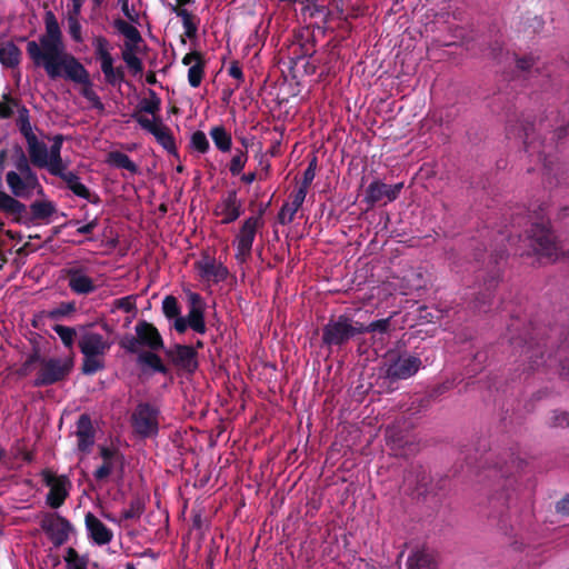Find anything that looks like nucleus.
<instances>
[{
  "mask_svg": "<svg viewBox=\"0 0 569 569\" xmlns=\"http://www.w3.org/2000/svg\"><path fill=\"white\" fill-rule=\"evenodd\" d=\"M78 447L86 451L93 445V430L87 416H81L77 428Z\"/></svg>",
  "mask_w": 569,
  "mask_h": 569,
  "instance_id": "22",
  "label": "nucleus"
},
{
  "mask_svg": "<svg viewBox=\"0 0 569 569\" xmlns=\"http://www.w3.org/2000/svg\"><path fill=\"white\" fill-rule=\"evenodd\" d=\"M187 297H188V301L190 303V308L202 307V301L198 293L189 291L187 293Z\"/></svg>",
  "mask_w": 569,
  "mask_h": 569,
  "instance_id": "54",
  "label": "nucleus"
},
{
  "mask_svg": "<svg viewBox=\"0 0 569 569\" xmlns=\"http://www.w3.org/2000/svg\"><path fill=\"white\" fill-rule=\"evenodd\" d=\"M214 213L222 217L223 223H230L240 216V202L238 201L236 192H229L216 206Z\"/></svg>",
  "mask_w": 569,
  "mask_h": 569,
  "instance_id": "19",
  "label": "nucleus"
},
{
  "mask_svg": "<svg viewBox=\"0 0 569 569\" xmlns=\"http://www.w3.org/2000/svg\"><path fill=\"white\" fill-rule=\"evenodd\" d=\"M162 310L168 318L178 317L180 313V309L177 299L172 296L166 297L162 301Z\"/></svg>",
  "mask_w": 569,
  "mask_h": 569,
  "instance_id": "41",
  "label": "nucleus"
},
{
  "mask_svg": "<svg viewBox=\"0 0 569 569\" xmlns=\"http://www.w3.org/2000/svg\"><path fill=\"white\" fill-rule=\"evenodd\" d=\"M96 226H97V221H96V220H93V221H91V222H89V223H86V224H83V226H80V227L78 228V232H79V233H83V234H84V233H90V232L96 228Z\"/></svg>",
  "mask_w": 569,
  "mask_h": 569,
  "instance_id": "56",
  "label": "nucleus"
},
{
  "mask_svg": "<svg viewBox=\"0 0 569 569\" xmlns=\"http://www.w3.org/2000/svg\"><path fill=\"white\" fill-rule=\"evenodd\" d=\"M388 326H389V320L382 319V320L371 322L367 328H363V330H368V331H372V332L385 331V330H387Z\"/></svg>",
  "mask_w": 569,
  "mask_h": 569,
  "instance_id": "51",
  "label": "nucleus"
},
{
  "mask_svg": "<svg viewBox=\"0 0 569 569\" xmlns=\"http://www.w3.org/2000/svg\"><path fill=\"white\" fill-rule=\"evenodd\" d=\"M159 110V101L157 99H151L142 102L141 111L143 114L156 116Z\"/></svg>",
  "mask_w": 569,
  "mask_h": 569,
  "instance_id": "48",
  "label": "nucleus"
},
{
  "mask_svg": "<svg viewBox=\"0 0 569 569\" xmlns=\"http://www.w3.org/2000/svg\"><path fill=\"white\" fill-rule=\"evenodd\" d=\"M313 178H315V160L310 163L308 169L305 171V180H303L302 186H306V189H308V186L311 183Z\"/></svg>",
  "mask_w": 569,
  "mask_h": 569,
  "instance_id": "52",
  "label": "nucleus"
},
{
  "mask_svg": "<svg viewBox=\"0 0 569 569\" xmlns=\"http://www.w3.org/2000/svg\"><path fill=\"white\" fill-rule=\"evenodd\" d=\"M200 277L208 282H220L228 276V269L211 257H203L197 262Z\"/></svg>",
  "mask_w": 569,
  "mask_h": 569,
  "instance_id": "15",
  "label": "nucleus"
},
{
  "mask_svg": "<svg viewBox=\"0 0 569 569\" xmlns=\"http://www.w3.org/2000/svg\"><path fill=\"white\" fill-rule=\"evenodd\" d=\"M167 356L181 369L193 371L197 368L196 351L191 347L176 345L167 350Z\"/></svg>",
  "mask_w": 569,
  "mask_h": 569,
  "instance_id": "16",
  "label": "nucleus"
},
{
  "mask_svg": "<svg viewBox=\"0 0 569 569\" xmlns=\"http://www.w3.org/2000/svg\"><path fill=\"white\" fill-rule=\"evenodd\" d=\"M247 160H248V156H247V153H246V152H243V151H239V152H237V153L232 157V159H231V162H230V172H231L233 176L239 174V173L243 170V168H244V166H246V163H247Z\"/></svg>",
  "mask_w": 569,
  "mask_h": 569,
  "instance_id": "40",
  "label": "nucleus"
},
{
  "mask_svg": "<svg viewBox=\"0 0 569 569\" xmlns=\"http://www.w3.org/2000/svg\"><path fill=\"white\" fill-rule=\"evenodd\" d=\"M72 359L68 357L48 358L39 362L37 383L50 385L66 377L72 368Z\"/></svg>",
  "mask_w": 569,
  "mask_h": 569,
  "instance_id": "4",
  "label": "nucleus"
},
{
  "mask_svg": "<svg viewBox=\"0 0 569 569\" xmlns=\"http://www.w3.org/2000/svg\"><path fill=\"white\" fill-rule=\"evenodd\" d=\"M137 47H128L122 49V59L133 74H139L143 70L141 60L136 53Z\"/></svg>",
  "mask_w": 569,
  "mask_h": 569,
  "instance_id": "28",
  "label": "nucleus"
},
{
  "mask_svg": "<svg viewBox=\"0 0 569 569\" xmlns=\"http://www.w3.org/2000/svg\"><path fill=\"white\" fill-rule=\"evenodd\" d=\"M101 455H102V457L104 459V462L94 472V477L98 480H102V479L107 478L110 475L111 470H112V466H111V462H110L111 451L108 450V449H102L101 450Z\"/></svg>",
  "mask_w": 569,
  "mask_h": 569,
  "instance_id": "39",
  "label": "nucleus"
},
{
  "mask_svg": "<svg viewBox=\"0 0 569 569\" xmlns=\"http://www.w3.org/2000/svg\"><path fill=\"white\" fill-rule=\"evenodd\" d=\"M176 320H174V329L178 331V332H184L186 329L189 327V322L187 320V318L184 317H174Z\"/></svg>",
  "mask_w": 569,
  "mask_h": 569,
  "instance_id": "53",
  "label": "nucleus"
},
{
  "mask_svg": "<svg viewBox=\"0 0 569 569\" xmlns=\"http://www.w3.org/2000/svg\"><path fill=\"white\" fill-rule=\"evenodd\" d=\"M132 426L142 437H151L158 432L159 412L147 403L139 405L132 413Z\"/></svg>",
  "mask_w": 569,
  "mask_h": 569,
  "instance_id": "6",
  "label": "nucleus"
},
{
  "mask_svg": "<svg viewBox=\"0 0 569 569\" xmlns=\"http://www.w3.org/2000/svg\"><path fill=\"white\" fill-rule=\"evenodd\" d=\"M24 206L16 198L11 197L4 191L0 190V210L7 213L18 214L21 213Z\"/></svg>",
  "mask_w": 569,
  "mask_h": 569,
  "instance_id": "27",
  "label": "nucleus"
},
{
  "mask_svg": "<svg viewBox=\"0 0 569 569\" xmlns=\"http://www.w3.org/2000/svg\"><path fill=\"white\" fill-rule=\"evenodd\" d=\"M421 360L412 355L403 353L399 356H390L385 363V372L387 378L408 379L413 376L420 368Z\"/></svg>",
  "mask_w": 569,
  "mask_h": 569,
  "instance_id": "5",
  "label": "nucleus"
},
{
  "mask_svg": "<svg viewBox=\"0 0 569 569\" xmlns=\"http://www.w3.org/2000/svg\"><path fill=\"white\" fill-rule=\"evenodd\" d=\"M242 181L246 183H252L256 180V173L251 172L242 176Z\"/></svg>",
  "mask_w": 569,
  "mask_h": 569,
  "instance_id": "59",
  "label": "nucleus"
},
{
  "mask_svg": "<svg viewBox=\"0 0 569 569\" xmlns=\"http://www.w3.org/2000/svg\"><path fill=\"white\" fill-rule=\"evenodd\" d=\"M62 137L52 138V144L48 147L37 138H31L28 144V152L31 162L39 168L47 169L51 174H62L67 164L61 158Z\"/></svg>",
  "mask_w": 569,
  "mask_h": 569,
  "instance_id": "2",
  "label": "nucleus"
},
{
  "mask_svg": "<svg viewBox=\"0 0 569 569\" xmlns=\"http://www.w3.org/2000/svg\"><path fill=\"white\" fill-rule=\"evenodd\" d=\"M110 346L111 342L104 336L88 329H83L79 338V347L83 355L103 356Z\"/></svg>",
  "mask_w": 569,
  "mask_h": 569,
  "instance_id": "14",
  "label": "nucleus"
},
{
  "mask_svg": "<svg viewBox=\"0 0 569 569\" xmlns=\"http://www.w3.org/2000/svg\"><path fill=\"white\" fill-rule=\"evenodd\" d=\"M18 126L21 131V133L24 136L27 143L31 140V138H37L36 134L32 131V127L29 121V114L28 110L26 108L19 109L18 114Z\"/></svg>",
  "mask_w": 569,
  "mask_h": 569,
  "instance_id": "32",
  "label": "nucleus"
},
{
  "mask_svg": "<svg viewBox=\"0 0 569 569\" xmlns=\"http://www.w3.org/2000/svg\"><path fill=\"white\" fill-rule=\"evenodd\" d=\"M44 483L49 487L47 501L52 508L60 507L68 496L70 482L64 476H56L52 472L44 470L42 473Z\"/></svg>",
  "mask_w": 569,
  "mask_h": 569,
  "instance_id": "9",
  "label": "nucleus"
},
{
  "mask_svg": "<svg viewBox=\"0 0 569 569\" xmlns=\"http://www.w3.org/2000/svg\"><path fill=\"white\" fill-rule=\"evenodd\" d=\"M230 74H231L232 77H234V78H240V77H241V71H240V69H239V68H237V67H232V68L230 69Z\"/></svg>",
  "mask_w": 569,
  "mask_h": 569,
  "instance_id": "61",
  "label": "nucleus"
},
{
  "mask_svg": "<svg viewBox=\"0 0 569 569\" xmlns=\"http://www.w3.org/2000/svg\"><path fill=\"white\" fill-rule=\"evenodd\" d=\"M138 342L152 351L163 347L162 338L154 326L148 322H138L136 326Z\"/></svg>",
  "mask_w": 569,
  "mask_h": 569,
  "instance_id": "18",
  "label": "nucleus"
},
{
  "mask_svg": "<svg viewBox=\"0 0 569 569\" xmlns=\"http://www.w3.org/2000/svg\"><path fill=\"white\" fill-rule=\"evenodd\" d=\"M83 357H84V360H83L82 370L84 373L92 375V373L97 372L98 370L102 369V367H103L102 356L83 355Z\"/></svg>",
  "mask_w": 569,
  "mask_h": 569,
  "instance_id": "35",
  "label": "nucleus"
},
{
  "mask_svg": "<svg viewBox=\"0 0 569 569\" xmlns=\"http://www.w3.org/2000/svg\"><path fill=\"white\" fill-rule=\"evenodd\" d=\"M518 66L519 68L523 69V70H528L530 69L531 67V59H521L518 61Z\"/></svg>",
  "mask_w": 569,
  "mask_h": 569,
  "instance_id": "58",
  "label": "nucleus"
},
{
  "mask_svg": "<svg viewBox=\"0 0 569 569\" xmlns=\"http://www.w3.org/2000/svg\"><path fill=\"white\" fill-rule=\"evenodd\" d=\"M118 307L123 309L124 311H130L133 305L130 298H123L118 301Z\"/></svg>",
  "mask_w": 569,
  "mask_h": 569,
  "instance_id": "57",
  "label": "nucleus"
},
{
  "mask_svg": "<svg viewBox=\"0 0 569 569\" xmlns=\"http://www.w3.org/2000/svg\"><path fill=\"white\" fill-rule=\"evenodd\" d=\"M122 10L124 12V14L130 19V20H133L134 19V13L131 12L128 8V3L127 2H123L122 4Z\"/></svg>",
  "mask_w": 569,
  "mask_h": 569,
  "instance_id": "60",
  "label": "nucleus"
},
{
  "mask_svg": "<svg viewBox=\"0 0 569 569\" xmlns=\"http://www.w3.org/2000/svg\"><path fill=\"white\" fill-rule=\"evenodd\" d=\"M307 196L306 186H300L291 196L290 202L286 203L280 212L281 219L288 218L289 221L292 220L296 212L302 206Z\"/></svg>",
  "mask_w": 569,
  "mask_h": 569,
  "instance_id": "23",
  "label": "nucleus"
},
{
  "mask_svg": "<svg viewBox=\"0 0 569 569\" xmlns=\"http://www.w3.org/2000/svg\"><path fill=\"white\" fill-rule=\"evenodd\" d=\"M110 162L119 168L127 169L130 172L137 171V166L122 152H112L110 154Z\"/></svg>",
  "mask_w": 569,
  "mask_h": 569,
  "instance_id": "38",
  "label": "nucleus"
},
{
  "mask_svg": "<svg viewBox=\"0 0 569 569\" xmlns=\"http://www.w3.org/2000/svg\"><path fill=\"white\" fill-rule=\"evenodd\" d=\"M556 509L559 513L567 515L569 513V496L561 499L557 506Z\"/></svg>",
  "mask_w": 569,
  "mask_h": 569,
  "instance_id": "55",
  "label": "nucleus"
},
{
  "mask_svg": "<svg viewBox=\"0 0 569 569\" xmlns=\"http://www.w3.org/2000/svg\"><path fill=\"white\" fill-rule=\"evenodd\" d=\"M53 330L59 336V338L61 339L62 343L67 348H72L73 347L74 338H76V330L73 328L61 326V325H57V326L53 327Z\"/></svg>",
  "mask_w": 569,
  "mask_h": 569,
  "instance_id": "37",
  "label": "nucleus"
},
{
  "mask_svg": "<svg viewBox=\"0 0 569 569\" xmlns=\"http://www.w3.org/2000/svg\"><path fill=\"white\" fill-rule=\"evenodd\" d=\"M530 241L535 253L549 259L556 256L557 247L553 241V236L545 226L538 224L533 228Z\"/></svg>",
  "mask_w": 569,
  "mask_h": 569,
  "instance_id": "13",
  "label": "nucleus"
},
{
  "mask_svg": "<svg viewBox=\"0 0 569 569\" xmlns=\"http://www.w3.org/2000/svg\"><path fill=\"white\" fill-rule=\"evenodd\" d=\"M68 4V17H77L79 18V14L81 12V8L83 6L84 0H69Z\"/></svg>",
  "mask_w": 569,
  "mask_h": 569,
  "instance_id": "50",
  "label": "nucleus"
},
{
  "mask_svg": "<svg viewBox=\"0 0 569 569\" xmlns=\"http://www.w3.org/2000/svg\"><path fill=\"white\" fill-rule=\"evenodd\" d=\"M93 47L99 60L111 57L109 42L104 38L97 37L93 40Z\"/></svg>",
  "mask_w": 569,
  "mask_h": 569,
  "instance_id": "42",
  "label": "nucleus"
},
{
  "mask_svg": "<svg viewBox=\"0 0 569 569\" xmlns=\"http://www.w3.org/2000/svg\"><path fill=\"white\" fill-rule=\"evenodd\" d=\"M141 361H143L146 365L150 366L152 369H154L156 371H164V367L161 362V359L152 353V352H147L144 355H142L140 357Z\"/></svg>",
  "mask_w": 569,
  "mask_h": 569,
  "instance_id": "46",
  "label": "nucleus"
},
{
  "mask_svg": "<svg viewBox=\"0 0 569 569\" xmlns=\"http://www.w3.org/2000/svg\"><path fill=\"white\" fill-rule=\"evenodd\" d=\"M102 1H103V0H93V2H94L96 4H98V6H99V4H101V3H102Z\"/></svg>",
  "mask_w": 569,
  "mask_h": 569,
  "instance_id": "63",
  "label": "nucleus"
},
{
  "mask_svg": "<svg viewBox=\"0 0 569 569\" xmlns=\"http://www.w3.org/2000/svg\"><path fill=\"white\" fill-rule=\"evenodd\" d=\"M31 212L36 218L44 219L53 214L54 206L48 200L36 201L30 206Z\"/></svg>",
  "mask_w": 569,
  "mask_h": 569,
  "instance_id": "33",
  "label": "nucleus"
},
{
  "mask_svg": "<svg viewBox=\"0 0 569 569\" xmlns=\"http://www.w3.org/2000/svg\"><path fill=\"white\" fill-rule=\"evenodd\" d=\"M41 527L56 546L64 543L72 531L70 523L58 515H47Z\"/></svg>",
  "mask_w": 569,
  "mask_h": 569,
  "instance_id": "11",
  "label": "nucleus"
},
{
  "mask_svg": "<svg viewBox=\"0 0 569 569\" xmlns=\"http://www.w3.org/2000/svg\"><path fill=\"white\" fill-rule=\"evenodd\" d=\"M362 330V326H352L349 319L340 317L325 327L323 341L327 345H340Z\"/></svg>",
  "mask_w": 569,
  "mask_h": 569,
  "instance_id": "7",
  "label": "nucleus"
},
{
  "mask_svg": "<svg viewBox=\"0 0 569 569\" xmlns=\"http://www.w3.org/2000/svg\"><path fill=\"white\" fill-rule=\"evenodd\" d=\"M567 423H568V417H567V415L563 413L561 416V421L559 422V426H565Z\"/></svg>",
  "mask_w": 569,
  "mask_h": 569,
  "instance_id": "62",
  "label": "nucleus"
},
{
  "mask_svg": "<svg viewBox=\"0 0 569 569\" xmlns=\"http://www.w3.org/2000/svg\"><path fill=\"white\" fill-rule=\"evenodd\" d=\"M57 176L61 177L67 182L69 189H71L74 194L84 199L89 198L90 192L88 188L79 180L76 174L64 169L62 174Z\"/></svg>",
  "mask_w": 569,
  "mask_h": 569,
  "instance_id": "26",
  "label": "nucleus"
},
{
  "mask_svg": "<svg viewBox=\"0 0 569 569\" xmlns=\"http://www.w3.org/2000/svg\"><path fill=\"white\" fill-rule=\"evenodd\" d=\"M151 134L164 149L171 150L173 148V139L169 129L162 122L154 128V131Z\"/></svg>",
  "mask_w": 569,
  "mask_h": 569,
  "instance_id": "34",
  "label": "nucleus"
},
{
  "mask_svg": "<svg viewBox=\"0 0 569 569\" xmlns=\"http://www.w3.org/2000/svg\"><path fill=\"white\" fill-rule=\"evenodd\" d=\"M182 63L188 67V82L192 88H198L204 76V60L200 52L191 51L182 58Z\"/></svg>",
  "mask_w": 569,
  "mask_h": 569,
  "instance_id": "17",
  "label": "nucleus"
},
{
  "mask_svg": "<svg viewBox=\"0 0 569 569\" xmlns=\"http://www.w3.org/2000/svg\"><path fill=\"white\" fill-rule=\"evenodd\" d=\"M27 52L34 66L43 68L49 78L64 77L83 84V97L94 107H102L91 87L87 70L73 56L66 51L60 27L53 13H47L46 32L38 41L28 42Z\"/></svg>",
  "mask_w": 569,
  "mask_h": 569,
  "instance_id": "1",
  "label": "nucleus"
},
{
  "mask_svg": "<svg viewBox=\"0 0 569 569\" xmlns=\"http://www.w3.org/2000/svg\"><path fill=\"white\" fill-rule=\"evenodd\" d=\"M119 31L124 36L126 42L123 48L128 47H137L138 43L141 41V36L137 28L132 24H129L127 22H120L119 23Z\"/></svg>",
  "mask_w": 569,
  "mask_h": 569,
  "instance_id": "30",
  "label": "nucleus"
},
{
  "mask_svg": "<svg viewBox=\"0 0 569 569\" xmlns=\"http://www.w3.org/2000/svg\"><path fill=\"white\" fill-rule=\"evenodd\" d=\"M16 167L17 170H10L6 174V182L12 193L11 197L29 199L34 194H42L43 190L39 179L23 156Z\"/></svg>",
  "mask_w": 569,
  "mask_h": 569,
  "instance_id": "3",
  "label": "nucleus"
},
{
  "mask_svg": "<svg viewBox=\"0 0 569 569\" xmlns=\"http://www.w3.org/2000/svg\"><path fill=\"white\" fill-rule=\"evenodd\" d=\"M70 290L76 295H89L96 291L97 284L82 267H71L66 271Z\"/></svg>",
  "mask_w": 569,
  "mask_h": 569,
  "instance_id": "12",
  "label": "nucleus"
},
{
  "mask_svg": "<svg viewBox=\"0 0 569 569\" xmlns=\"http://www.w3.org/2000/svg\"><path fill=\"white\" fill-rule=\"evenodd\" d=\"M187 320L189 322V327L196 332H204L206 326L203 321V307L190 308Z\"/></svg>",
  "mask_w": 569,
  "mask_h": 569,
  "instance_id": "31",
  "label": "nucleus"
},
{
  "mask_svg": "<svg viewBox=\"0 0 569 569\" xmlns=\"http://www.w3.org/2000/svg\"><path fill=\"white\" fill-rule=\"evenodd\" d=\"M67 569H87L89 560L87 556L79 555L73 548H69L64 555Z\"/></svg>",
  "mask_w": 569,
  "mask_h": 569,
  "instance_id": "29",
  "label": "nucleus"
},
{
  "mask_svg": "<svg viewBox=\"0 0 569 569\" xmlns=\"http://www.w3.org/2000/svg\"><path fill=\"white\" fill-rule=\"evenodd\" d=\"M209 134L214 146L221 152L230 151L232 146V138L231 134L222 126L212 127L209 131Z\"/></svg>",
  "mask_w": 569,
  "mask_h": 569,
  "instance_id": "25",
  "label": "nucleus"
},
{
  "mask_svg": "<svg viewBox=\"0 0 569 569\" xmlns=\"http://www.w3.org/2000/svg\"><path fill=\"white\" fill-rule=\"evenodd\" d=\"M402 188V182L387 184L378 180L373 181L366 189L365 201L370 206L380 201L391 202L399 197Z\"/></svg>",
  "mask_w": 569,
  "mask_h": 569,
  "instance_id": "10",
  "label": "nucleus"
},
{
  "mask_svg": "<svg viewBox=\"0 0 569 569\" xmlns=\"http://www.w3.org/2000/svg\"><path fill=\"white\" fill-rule=\"evenodd\" d=\"M69 33L74 41H82L81 24L79 18L68 17Z\"/></svg>",
  "mask_w": 569,
  "mask_h": 569,
  "instance_id": "47",
  "label": "nucleus"
},
{
  "mask_svg": "<svg viewBox=\"0 0 569 569\" xmlns=\"http://www.w3.org/2000/svg\"><path fill=\"white\" fill-rule=\"evenodd\" d=\"M101 70L109 82H116L121 79V72L113 68L112 57L100 60Z\"/></svg>",
  "mask_w": 569,
  "mask_h": 569,
  "instance_id": "36",
  "label": "nucleus"
},
{
  "mask_svg": "<svg viewBox=\"0 0 569 569\" xmlns=\"http://www.w3.org/2000/svg\"><path fill=\"white\" fill-rule=\"evenodd\" d=\"M138 123L152 133L154 128L158 127L162 121L157 116L139 114L137 117Z\"/></svg>",
  "mask_w": 569,
  "mask_h": 569,
  "instance_id": "44",
  "label": "nucleus"
},
{
  "mask_svg": "<svg viewBox=\"0 0 569 569\" xmlns=\"http://www.w3.org/2000/svg\"><path fill=\"white\" fill-rule=\"evenodd\" d=\"M76 311L74 302H62L50 311V317L53 319H60L67 317Z\"/></svg>",
  "mask_w": 569,
  "mask_h": 569,
  "instance_id": "43",
  "label": "nucleus"
},
{
  "mask_svg": "<svg viewBox=\"0 0 569 569\" xmlns=\"http://www.w3.org/2000/svg\"><path fill=\"white\" fill-rule=\"evenodd\" d=\"M17 104L10 100L6 99L0 102V117L1 118H9L13 114V109Z\"/></svg>",
  "mask_w": 569,
  "mask_h": 569,
  "instance_id": "49",
  "label": "nucleus"
},
{
  "mask_svg": "<svg viewBox=\"0 0 569 569\" xmlns=\"http://www.w3.org/2000/svg\"><path fill=\"white\" fill-rule=\"evenodd\" d=\"M191 146L193 149L204 153L209 149V141L202 131H197L191 137Z\"/></svg>",
  "mask_w": 569,
  "mask_h": 569,
  "instance_id": "45",
  "label": "nucleus"
},
{
  "mask_svg": "<svg viewBox=\"0 0 569 569\" xmlns=\"http://www.w3.org/2000/svg\"><path fill=\"white\" fill-rule=\"evenodd\" d=\"M21 52L19 48L10 42H0V62L6 67H14L20 61Z\"/></svg>",
  "mask_w": 569,
  "mask_h": 569,
  "instance_id": "24",
  "label": "nucleus"
},
{
  "mask_svg": "<svg viewBox=\"0 0 569 569\" xmlns=\"http://www.w3.org/2000/svg\"><path fill=\"white\" fill-rule=\"evenodd\" d=\"M178 6L172 7V11L181 19L184 36L189 39L196 37L198 31L199 20L191 14L188 10L180 8V6H184L190 3L192 0H176Z\"/></svg>",
  "mask_w": 569,
  "mask_h": 569,
  "instance_id": "21",
  "label": "nucleus"
},
{
  "mask_svg": "<svg viewBox=\"0 0 569 569\" xmlns=\"http://www.w3.org/2000/svg\"><path fill=\"white\" fill-rule=\"evenodd\" d=\"M86 527L90 538L97 545H107L111 541L113 535L96 516L88 513L86 516Z\"/></svg>",
  "mask_w": 569,
  "mask_h": 569,
  "instance_id": "20",
  "label": "nucleus"
},
{
  "mask_svg": "<svg viewBox=\"0 0 569 569\" xmlns=\"http://www.w3.org/2000/svg\"><path fill=\"white\" fill-rule=\"evenodd\" d=\"M259 227L260 219L258 217H250L243 222L234 240L236 258L238 261L243 262L250 256L256 232Z\"/></svg>",
  "mask_w": 569,
  "mask_h": 569,
  "instance_id": "8",
  "label": "nucleus"
}]
</instances>
